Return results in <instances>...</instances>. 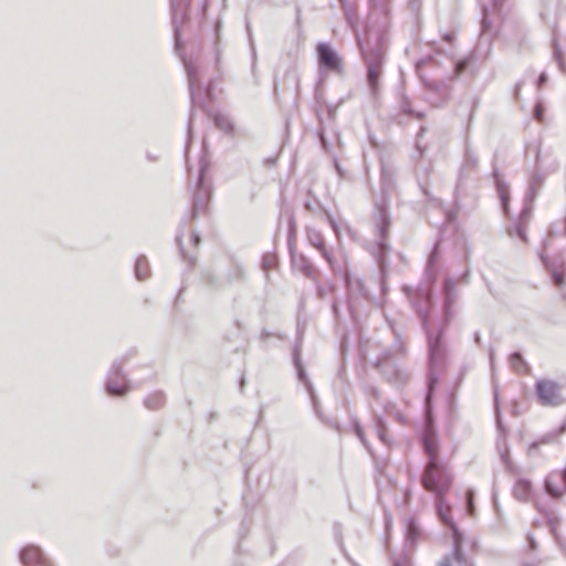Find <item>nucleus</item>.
Listing matches in <instances>:
<instances>
[{
  "label": "nucleus",
  "mask_w": 566,
  "mask_h": 566,
  "mask_svg": "<svg viewBox=\"0 0 566 566\" xmlns=\"http://www.w3.org/2000/svg\"><path fill=\"white\" fill-rule=\"evenodd\" d=\"M366 394L370 397V407L374 408L375 405L380 403L381 397L380 392L376 387L369 386L366 388Z\"/></svg>",
  "instance_id": "35"
},
{
  "label": "nucleus",
  "mask_w": 566,
  "mask_h": 566,
  "mask_svg": "<svg viewBox=\"0 0 566 566\" xmlns=\"http://www.w3.org/2000/svg\"><path fill=\"white\" fill-rule=\"evenodd\" d=\"M556 523H557L556 518H549V524L552 526L553 532H555Z\"/></svg>",
  "instance_id": "48"
},
{
  "label": "nucleus",
  "mask_w": 566,
  "mask_h": 566,
  "mask_svg": "<svg viewBox=\"0 0 566 566\" xmlns=\"http://www.w3.org/2000/svg\"><path fill=\"white\" fill-rule=\"evenodd\" d=\"M165 395L163 391H154L146 396L144 405L149 410H157L165 405Z\"/></svg>",
  "instance_id": "26"
},
{
  "label": "nucleus",
  "mask_w": 566,
  "mask_h": 566,
  "mask_svg": "<svg viewBox=\"0 0 566 566\" xmlns=\"http://www.w3.org/2000/svg\"><path fill=\"white\" fill-rule=\"evenodd\" d=\"M382 409L387 416L392 417L397 422H406L403 413L400 410H398V408L391 401H385L382 403Z\"/></svg>",
  "instance_id": "27"
},
{
  "label": "nucleus",
  "mask_w": 566,
  "mask_h": 566,
  "mask_svg": "<svg viewBox=\"0 0 566 566\" xmlns=\"http://www.w3.org/2000/svg\"><path fill=\"white\" fill-rule=\"evenodd\" d=\"M381 290H382V292L385 293L386 287H385L384 282L381 283Z\"/></svg>",
  "instance_id": "58"
},
{
  "label": "nucleus",
  "mask_w": 566,
  "mask_h": 566,
  "mask_svg": "<svg viewBox=\"0 0 566 566\" xmlns=\"http://www.w3.org/2000/svg\"><path fill=\"white\" fill-rule=\"evenodd\" d=\"M276 255L273 253H266L262 258V268L264 271H269L276 265Z\"/></svg>",
  "instance_id": "34"
},
{
  "label": "nucleus",
  "mask_w": 566,
  "mask_h": 566,
  "mask_svg": "<svg viewBox=\"0 0 566 566\" xmlns=\"http://www.w3.org/2000/svg\"><path fill=\"white\" fill-rule=\"evenodd\" d=\"M473 492L471 490H469L467 492V502H468V511L470 514L473 513Z\"/></svg>",
  "instance_id": "45"
},
{
  "label": "nucleus",
  "mask_w": 566,
  "mask_h": 566,
  "mask_svg": "<svg viewBox=\"0 0 566 566\" xmlns=\"http://www.w3.org/2000/svg\"><path fill=\"white\" fill-rule=\"evenodd\" d=\"M392 566H412L409 551L403 549L398 556L392 557Z\"/></svg>",
  "instance_id": "33"
},
{
  "label": "nucleus",
  "mask_w": 566,
  "mask_h": 566,
  "mask_svg": "<svg viewBox=\"0 0 566 566\" xmlns=\"http://www.w3.org/2000/svg\"><path fill=\"white\" fill-rule=\"evenodd\" d=\"M422 441H423V449L426 451L428 460L439 461L440 458H439V453H438V444H437L436 437L430 433H427L423 437Z\"/></svg>",
  "instance_id": "23"
},
{
  "label": "nucleus",
  "mask_w": 566,
  "mask_h": 566,
  "mask_svg": "<svg viewBox=\"0 0 566 566\" xmlns=\"http://www.w3.org/2000/svg\"><path fill=\"white\" fill-rule=\"evenodd\" d=\"M422 532L417 523V521L412 517L407 520L406 523V536H405V548L403 549H412L418 541L421 538Z\"/></svg>",
  "instance_id": "19"
},
{
  "label": "nucleus",
  "mask_w": 566,
  "mask_h": 566,
  "mask_svg": "<svg viewBox=\"0 0 566 566\" xmlns=\"http://www.w3.org/2000/svg\"><path fill=\"white\" fill-rule=\"evenodd\" d=\"M240 385H241V388H242L243 385H244V379L243 378L241 379V384Z\"/></svg>",
  "instance_id": "59"
},
{
  "label": "nucleus",
  "mask_w": 566,
  "mask_h": 566,
  "mask_svg": "<svg viewBox=\"0 0 566 566\" xmlns=\"http://www.w3.org/2000/svg\"><path fill=\"white\" fill-rule=\"evenodd\" d=\"M318 70L321 77L328 73L340 74L343 72V59L331 44L322 42L316 46Z\"/></svg>",
  "instance_id": "8"
},
{
  "label": "nucleus",
  "mask_w": 566,
  "mask_h": 566,
  "mask_svg": "<svg viewBox=\"0 0 566 566\" xmlns=\"http://www.w3.org/2000/svg\"><path fill=\"white\" fill-rule=\"evenodd\" d=\"M304 207L307 211H310L312 213H315L317 210L321 209L319 205L316 201H314V202L307 201V202H305Z\"/></svg>",
  "instance_id": "44"
},
{
  "label": "nucleus",
  "mask_w": 566,
  "mask_h": 566,
  "mask_svg": "<svg viewBox=\"0 0 566 566\" xmlns=\"http://www.w3.org/2000/svg\"><path fill=\"white\" fill-rule=\"evenodd\" d=\"M546 81H547V75L545 72H543L537 80V85L541 87L542 85H544L546 83Z\"/></svg>",
  "instance_id": "46"
},
{
  "label": "nucleus",
  "mask_w": 566,
  "mask_h": 566,
  "mask_svg": "<svg viewBox=\"0 0 566 566\" xmlns=\"http://www.w3.org/2000/svg\"><path fill=\"white\" fill-rule=\"evenodd\" d=\"M532 494L531 482L524 479L516 481L513 488V495L518 501H528Z\"/></svg>",
  "instance_id": "22"
},
{
  "label": "nucleus",
  "mask_w": 566,
  "mask_h": 566,
  "mask_svg": "<svg viewBox=\"0 0 566 566\" xmlns=\"http://www.w3.org/2000/svg\"><path fill=\"white\" fill-rule=\"evenodd\" d=\"M291 264L294 270L301 272L307 279H311V280L317 279L318 270L311 262V260L308 258H306L304 254L297 253L292 249H291Z\"/></svg>",
  "instance_id": "17"
},
{
  "label": "nucleus",
  "mask_w": 566,
  "mask_h": 566,
  "mask_svg": "<svg viewBox=\"0 0 566 566\" xmlns=\"http://www.w3.org/2000/svg\"><path fill=\"white\" fill-rule=\"evenodd\" d=\"M375 430L377 433V437L379 440L385 443L389 444L390 441L386 436V423L385 420L380 416H375Z\"/></svg>",
  "instance_id": "29"
},
{
  "label": "nucleus",
  "mask_w": 566,
  "mask_h": 566,
  "mask_svg": "<svg viewBox=\"0 0 566 566\" xmlns=\"http://www.w3.org/2000/svg\"><path fill=\"white\" fill-rule=\"evenodd\" d=\"M306 239L325 259L334 274H340L344 271V258L335 256L333 252L326 248L324 238L318 230L307 227Z\"/></svg>",
  "instance_id": "9"
},
{
  "label": "nucleus",
  "mask_w": 566,
  "mask_h": 566,
  "mask_svg": "<svg viewBox=\"0 0 566 566\" xmlns=\"http://www.w3.org/2000/svg\"><path fill=\"white\" fill-rule=\"evenodd\" d=\"M336 168H337V171L342 175L343 169L338 165H336Z\"/></svg>",
  "instance_id": "55"
},
{
  "label": "nucleus",
  "mask_w": 566,
  "mask_h": 566,
  "mask_svg": "<svg viewBox=\"0 0 566 566\" xmlns=\"http://www.w3.org/2000/svg\"><path fill=\"white\" fill-rule=\"evenodd\" d=\"M510 366L516 373H525L527 365L518 353H513L510 356Z\"/></svg>",
  "instance_id": "30"
},
{
  "label": "nucleus",
  "mask_w": 566,
  "mask_h": 566,
  "mask_svg": "<svg viewBox=\"0 0 566 566\" xmlns=\"http://www.w3.org/2000/svg\"><path fill=\"white\" fill-rule=\"evenodd\" d=\"M406 354V345L400 337H397L392 347L386 349L376 359L375 365L382 376L396 386L405 385L409 379V373L398 364V358Z\"/></svg>",
  "instance_id": "5"
},
{
  "label": "nucleus",
  "mask_w": 566,
  "mask_h": 566,
  "mask_svg": "<svg viewBox=\"0 0 566 566\" xmlns=\"http://www.w3.org/2000/svg\"><path fill=\"white\" fill-rule=\"evenodd\" d=\"M521 87H522V83H517L516 86H515V95L516 96L520 93Z\"/></svg>",
  "instance_id": "51"
},
{
  "label": "nucleus",
  "mask_w": 566,
  "mask_h": 566,
  "mask_svg": "<svg viewBox=\"0 0 566 566\" xmlns=\"http://www.w3.org/2000/svg\"><path fill=\"white\" fill-rule=\"evenodd\" d=\"M494 179L496 185V190L500 196L502 208L506 212L507 211V202H509V185L501 178L497 171H494Z\"/></svg>",
  "instance_id": "24"
},
{
  "label": "nucleus",
  "mask_w": 566,
  "mask_h": 566,
  "mask_svg": "<svg viewBox=\"0 0 566 566\" xmlns=\"http://www.w3.org/2000/svg\"><path fill=\"white\" fill-rule=\"evenodd\" d=\"M353 429H354V432L355 434L358 437V439L360 440V442L365 446V448L371 453V450H370V447L365 438V434H364V431H363V428L358 423V421H354L353 422Z\"/></svg>",
  "instance_id": "36"
},
{
  "label": "nucleus",
  "mask_w": 566,
  "mask_h": 566,
  "mask_svg": "<svg viewBox=\"0 0 566 566\" xmlns=\"http://www.w3.org/2000/svg\"><path fill=\"white\" fill-rule=\"evenodd\" d=\"M553 57L554 61L558 64L559 70L563 73H566V62L556 38L553 39Z\"/></svg>",
  "instance_id": "31"
},
{
  "label": "nucleus",
  "mask_w": 566,
  "mask_h": 566,
  "mask_svg": "<svg viewBox=\"0 0 566 566\" xmlns=\"http://www.w3.org/2000/svg\"><path fill=\"white\" fill-rule=\"evenodd\" d=\"M448 71L443 74L438 71L440 62L433 56H428L416 63V72L427 88V99L433 106H440L449 99L450 82L460 75L469 64L468 60L448 59Z\"/></svg>",
  "instance_id": "2"
},
{
  "label": "nucleus",
  "mask_w": 566,
  "mask_h": 566,
  "mask_svg": "<svg viewBox=\"0 0 566 566\" xmlns=\"http://www.w3.org/2000/svg\"><path fill=\"white\" fill-rule=\"evenodd\" d=\"M216 51H217L216 54L219 55L218 49H216ZM218 60H219V56H216V61H218Z\"/></svg>",
  "instance_id": "57"
},
{
  "label": "nucleus",
  "mask_w": 566,
  "mask_h": 566,
  "mask_svg": "<svg viewBox=\"0 0 566 566\" xmlns=\"http://www.w3.org/2000/svg\"><path fill=\"white\" fill-rule=\"evenodd\" d=\"M399 106H400L401 112L409 116H415L417 118L422 117V113L417 112L416 109L412 108L411 102L407 96L401 97V99L399 102Z\"/></svg>",
  "instance_id": "32"
},
{
  "label": "nucleus",
  "mask_w": 566,
  "mask_h": 566,
  "mask_svg": "<svg viewBox=\"0 0 566 566\" xmlns=\"http://www.w3.org/2000/svg\"><path fill=\"white\" fill-rule=\"evenodd\" d=\"M373 222L378 237V247L381 252H386L388 249L387 237L390 227V218L387 211L385 198L381 202L375 203V211L373 214Z\"/></svg>",
  "instance_id": "12"
},
{
  "label": "nucleus",
  "mask_w": 566,
  "mask_h": 566,
  "mask_svg": "<svg viewBox=\"0 0 566 566\" xmlns=\"http://www.w3.org/2000/svg\"><path fill=\"white\" fill-rule=\"evenodd\" d=\"M476 167H478V158L473 154L468 151L465 154V157H464L463 163L460 168V182L455 190V200L457 201H459L460 189H461V184H462L463 179L468 178L470 176V174L476 169Z\"/></svg>",
  "instance_id": "20"
},
{
  "label": "nucleus",
  "mask_w": 566,
  "mask_h": 566,
  "mask_svg": "<svg viewBox=\"0 0 566 566\" xmlns=\"http://www.w3.org/2000/svg\"><path fill=\"white\" fill-rule=\"evenodd\" d=\"M214 124L222 130H229L231 128L230 120L224 116H216Z\"/></svg>",
  "instance_id": "40"
},
{
  "label": "nucleus",
  "mask_w": 566,
  "mask_h": 566,
  "mask_svg": "<svg viewBox=\"0 0 566 566\" xmlns=\"http://www.w3.org/2000/svg\"><path fill=\"white\" fill-rule=\"evenodd\" d=\"M530 546L534 549L536 547V544L532 536H528Z\"/></svg>",
  "instance_id": "49"
},
{
  "label": "nucleus",
  "mask_w": 566,
  "mask_h": 566,
  "mask_svg": "<svg viewBox=\"0 0 566 566\" xmlns=\"http://www.w3.org/2000/svg\"><path fill=\"white\" fill-rule=\"evenodd\" d=\"M105 389L108 395L117 397L125 396L129 391V381L123 373L122 360H116L111 366L106 377Z\"/></svg>",
  "instance_id": "10"
},
{
  "label": "nucleus",
  "mask_w": 566,
  "mask_h": 566,
  "mask_svg": "<svg viewBox=\"0 0 566 566\" xmlns=\"http://www.w3.org/2000/svg\"><path fill=\"white\" fill-rule=\"evenodd\" d=\"M547 249L548 242L545 240L539 258L546 270L549 272L553 283L558 287H563L566 285V261L562 256L549 260L546 255Z\"/></svg>",
  "instance_id": "13"
},
{
  "label": "nucleus",
  "mask_w": 566,
  "mask_h": 566,
  "mask_svg": "<svg viewBox=\"0 0 566 566\" xmlns=\"http://www.w3.org/2000/svg\"><path fill=\"white\" fill-rule=\"evenodd\" d=\"M192 118H193V112L190 113V117H189V122H188V139H187V145H186V156L187 157H188V148H189V143H190L191 133H192ZM187 169H188V172L191 174V167L189 165L188 158H187Z\"/></svg>",
  "instance_id": "38"
},
{
  "label": "nucleus",
  "mask_w": 566,
  "mask_h": 566,
  "mask_svg": "<svg viewBox=\"0 0 566 566\" xmlns=\"http://www.w3.org/2000/svg\"><path fill=\"white\" fill-rule=\"evenodd\" d=\"M339 275H343L345 279V282H346L348 297H349L348 306H349L350 312H354V301L355 300L358 301V300L363 298V300L371 301V296H370L365 283L363 282V280H360L359 277H356V276H352L348 273L345 261H344V271Z\"/></svg>",
  "instance_id": "14"
},
{
  "label": "nucleus",
  "mask_w": 566,
  "mask_h": 566,
  "mask_svg": "<svg viewBox=\"0 0 566 566\" xmlns=\"http://www.w3.org/2000/svg\"><path fill=\"white\" fill-rule=\"evenodd\" d=\"M293 360H294V366L297 370L298 380L306 387L307 392L312 400L313 408L317 412V397H316L314 388H313V386H312L308 377L306 376L305 370L301 364L298 346H295V348H294Z\"/></svg>",
  "instance_id": "18"
},
{
  "label": "nucleus",
  "mask_w": 566,
  "mask_h": 566,
  "mask_svg": "<svg viewBox=\"0 0 566 566\" xmlns=\"http://www.w3.org/2000/svg\"><path fill=\"white\" fill-rule=\"evenodd\" d=\"M378 263L380 266H382V261L380 259L378 260Z\"/></svg>",
  "instance_id": "60"
},
{
  "label": "nucleus",
  "mask_w": 566,
  "mask_h": 566,
  "mask_svg": "<svg viewBox=\"0 0 566 566\" xmlns=\"http://www.w3.org/2000/svg\"><path fill=\"white\" fill-rule=\"evenodd\" d=\"M333 311H334L335 315H337L338 308H337L336 303L333 304Z\"/></svg>",
  "instance_id": "53"
},
{
  "label": "nucleus",
  "mask_w": 566,
  "mask_h": 566,
  "mask_svg": "<svg viewBox=\"0 0 566 566\" xmlns=\"http://www.w3.org/2000/svg\"><path fill=\"white\" fill-rule=\"evenodd\" d=\"M135 276L139 281H144L150 276V266L145 255H139L135 262Z\"/></svg>",
  "instance_id": "25"
},
{
  "label": "nucleus",
  "mask_w": 566,
  "mask_h": 566,
  "mask_svg": "<svg viewBox=\"0 0 566 566\" xmlns=\"http://www.w3.org/2000/svg\"><path fill=\"white\" fill-rule=\"evenodd\" d=\"M243 276V269L238 264L232 265L229 274V281H241Z\"/></svg>",
  "instance_id": "37"
},
{
  "label": "nucleus",
  "mask_w": 566,
  "mask_h": 566,
  "mask_svg": "<svg viewBox=\"0 0 566 566\" xmlns=\"http://www.w3.org/2000/svg\"><path fill=\"white\" fill-rule=\"evenodd\" d=\"M438 248H439L438 244H436V247L433 248L432 252L429 255L428 265H427L428 272L433 271V269L436 266V263H437L438 256H439Z\"/></svg>",
  "instance_id": "39"
},
{
  "label": "nucleus",
  "mask_w": 566,
  "mask_h": 566,
  "mask_svg": "<svg viewBox=\"0 0 566 566\" xmlns=\"http://www.w3.org/2000/svg\"><path fill=\"white\" fill-rule=\"evenodd\" d=\"M492 1V9H489L488 7L483 8V18L481 22V33L483 35H486L489 32H491L492 29V22H491V13L500 10V7L502 6L504 0H491Z\"/></svg>",
  "instance_id": "21"
},
{
  "label": "nucleus",
  "mask_w": 566,
  "mask_h": 566,
  "mask_svg": "<svg viewBox=\"0 0 566 566\" xmlns=\"http://www.w3.org/2000/svg\"><path fill=\"white\" fill-rule=\"evenodd\" d=\"M534 118L539 123L544 120V107L541 103H537L534 107Z\"/></svg>",
  "instance_id": "41"
},
{
  "label": "nucleus",
  "mask_w": 566,
  "mask_h": 566,
  "mask_svg": "<svg viewBox=\"0 0 566 566\" xmlns=\"http://www.w3.org/2000/svg\"><path fill=\"white\" fill-rule=\"evenodd\" d=\"M321 142L323 145H325V139H324L323 135H321Z\"/></svg>",
  "instance_id": "56"
},
{
  "label": "nucleus",
  "mask_w": 566,
  "mask_h": 566,
  "mask_svg": "<svg viewBox=\"0 0 566 566\" xmlns=\"http://www.w3.org/2000/svg\"><path fill=\"white\" fill-rule=\"evenodd\" d=\"M199 243V237L193 231H190L188 234V244L196 248Z\"/></svg>",
  "instance_id": "43"
},
{
  "label": "nucleus",
  "mask_w": 566,
  "mask_h": 566,
  "mask_svg": "<svg viewBox=\"0 0 566 566\" xmlns=\"http://www.w3.org/2000/svg\"><path fill=\"white\" fill-rule=\"evenodd\" d=\"M325 216H326L327 222L333 228L335 235L337 238H339L343 232H348V233L350 232V229L346 222L334 220V218L327 212H325Z\"/></svg>",
  "instance_id": "28"
},
{
  "label": "nucleus",
  "mask_w": 566,
  "mask_h": 566,
  "mask_svg": "<svg viewBox=\"0 0 566 566\" xmlns=\"http://www.w3.org/2000/svg\"><path fill=\"white\" fill-rule=\"evenodd\" d=\"M443 295V319L438 331L434 329L429 324V306L431 304V295L427 291H417L413 297L411 298L412 305L416 308L418 315L421 318L422 326L427 333L428 339V349H429V391L432 390L433 381L436 378L433 373L441 368L444 364L446 359V346L442 342V334L450 321L454 316L453 305L458 300V292L455 289V281L451 277L444 280L442 287ZM430 398V392H428L427 400Z\"/></svg>",
  "instance_id": "1"
},
{
  "label": "nucleus",
  "mask_w": 566,
  "mask_h": 566,
  "mask_svg": "<svg viewBox=\"0 0 566 566\" xmlns=\"http://www.w3.org/2000/svg\"><path fill=\"white\" fill-rule=\"evenodd\" d=\"M361 57L367 71V85L373 96L380 92V81L384 72L385 54L387 50V39L385 32L366 29V39L364 42L358 40Z\"/></svg>",
  "instance_id": "3"
},
{
  "label": "nucleus",
  "mask_w": 566,
  "mask_h": 566,
  "mask_svg": "<svg viewBox=\"0 0 566 566\" xmlns=\"http://www.w3.org/2000/svg\"><path fill=\"white\" fill-rule=\"evenodd\" d=\"M23 566H54L46 554L36 545L29 544L19 553Z\"/></svg>",
  "instance_id": "15"
},
{
  "label": "nucleus",
  "mask_w": 566,
  "mask_h": 566,
  "mask_svg": "<svg viewBox=\"0 0 566 566\" xmlns=\"http://www.w3.org/2000/svg\"><path fill=\"white\" fill-rule=\"evenodd\" d=\"M389 188H390L389 182L387 184V182L384 180V185H382V191H384V195H386V193L389 191Z\"/></svg>",
  "instance_id": "47"
},
{
  "label": "nucleus",
  "mask_w": 566,
  "mask_h": 566,
  "mask_svg": "<svg viewBox=\"0 0 566 566\" xmlns=\"http://www.w3.org/2000/svg\"><path fill=\"white\" fill-rule=\"evenodd\" d=\"M417 1H418V0H412V2H411V6H412V8H413L415 10H416V9H418Z\"/></svg>",
  "instance_id": "52"
},
{
  "label": "nucleus",
  "mask_w": 566,
  "mask_h": 566,
  "mask_svg": "<svg viewBox=\"0 0 566 566\" xmlns=\"http://www.w3.org/2000/svg\"><path fill=\"white\" fill-rule=\"evenodd\" d=\"M190 0H170L171 4V20L174 25V34L176 42V50H180V29L187 19V8L189 7Z\"/></svg>",
  "instance_id": "16"
},
{
  "label": "nucleus",
  "mask_w": 566,
  "mask_h": 566,
  "mask_svg": "<svg viewBox=\"0 0 566 566\" xmlns=\"http://www.w3.org/2000/svg\"><path fill=\"white\" fill-rule=\"evenodd\" d=\"M535 151V170L530 175L527 181V189L524 197V207L520 213L518 221L507 229L510 237H518L523 243L527 242L526 226L531 219L532 206L538 195L547 172H553L557 169V163H552L549 171L545 174L542 170L545 169L543 158L541 156L539 147H534Z\"/></svg>",
  "instance_id": "4"
},
{
  "label": "nucleus",
  "mask_w": 566,
  "mask_h": 566,
  "mask_svg": "<svg viewBox=\"0 0 566 566\" xmlns=\"http://www.w3.org/2000/svg\"><path fill=\"white\" fill-rule=\"evenodd\" d=\"M185 69L187 71L189 92L192 106L206 108L207 101L211 98V85L205 92L202 91L201 75L202 65L198 57L181 56Z\"/></svg>",
  "instance_id": "6"
},
{
  "label": "nucleus",
  "mask_w": 566,
  "mask_h": 566,
  "mask_svg": "<svg viewBox=\"0 0 566 566\" xmlns=\"http://www.w3.org/2000/svg\"><path fill=\"white\" fill-rule=\"evenodd\" d=\"M452 39H453V35H452V34H450V33H448V34H446V35H444V40H446L447 42H451V41H452Z\"/></svg>",
  "instance_id": "50"
},
{
  "label": "nucleus",
  "mask_w": 566,
  "mask_h": 566,
  "mask_svg": "<svg viewBox=\"0 0 566 566\" xmlns=\"http://www.w3.org/2000/svg\"><path fill=\"white\" fill-rule=\"evenodd\" d=\"M207 169L208 160L202 154L198 164L197 189L192 199V218L206 211L211 198V186L205 181Z\"/></svg>",
  "instance_id": "7"
},
{
  "label": "nucleus",
  "mask_w": 566,
  "mask_h": 566,
  "mask_svg": "<svg viewBox=\"0 0 566 566\" xmlns=\"http://www.w3.org/2000/svg\"><path fill=\"white\" fill-rule=\"evenodd\" d=\"M182 238H184V234L181 232H179L176 237V241H177V244L180 249V253L182 254L184 258H188V252H187V248L185 247V243L182 241Z\"/></svg>",
  "instance_id": "42"
},
{
  "label": "nucleus",
  "mask_w": 566,
  "mask_h": 566,
  "mask_svg": "<svg viewBox=\"0 0 566 566\" xmlns=\"http://www.w3.org/2000/svg\"><path fill=\"white\" fill-rule=\"evenodd\" d=\"M535 391L538 402L543 406H558L565 401L562 392V386L554 380H537Z\"/></svg>",
  "instance_id": "11"
},
{
  "label": "nucleus",
  "mask_w": 566,
  "mask_h": 566,
  "mask_svg": "<svg viewBox=\"0 0 566 566\" xmlns=\"http://www.w3.org/2000/svg\"><path fill=\"white\" fill-rule=\"evenodd\" d=\"M336 168H337V171L342 175L343 169L338 165H336Z\"/></svg>",
  "instance_id": "54"
}]
</instances>
